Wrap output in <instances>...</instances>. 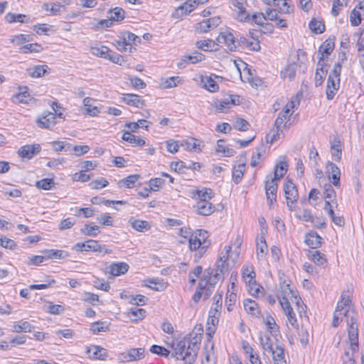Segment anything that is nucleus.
<instances>
[{"label":"nucleus","instance_id":"1","mask_svg":"<svg viewBox=\"0 0 364 364\" xmlns=\"http://www.w3.org/2000/svg\"><path fill=\"white\" fill-rule=\"evenodd\" d=\"M282 296H278L279 304L287 318V321L293 328H298V321L296 314L291 308L288 298L294 295V290L290 287L289 281L284 280L280 284Z\"/></svg>","mask_w":364,"mask_h":364},{"label":"nucleus","instance_id":"2","mask_svg":"<svg viewBox=\"0 0 364 364\" xmlns=\"http://www.w3.org/2000/svg\"><path fill=\"white\" fill-rule=\"evenodd\" d=\"M238 246L241 245V240L237 239ZM239 248V247H237ZM231 246L226 245L220 254L216 262L217 272L225 274L234 267L239 258L240 252L238 249L231 252Z\"/></svg>","mask_w":364,"mask_h":364},{"label":"nucleus","instance_id":"3","mask_svg":"<svg viewBox=\"0 0 364 364\" xmlns=\"http://www.w3.org/2000/svg\"><path fill=\"white\" fill-rule=\"evenodd\" d=\"M208 232L205 230H196L188 239L189 249L191 251H198L199 257H201L210 245L208 240Z\"/></svg>","mask_w":364,"mask_h":364},{"label":"nucleus","instance_id":"4","mask_svg":"<svg viewBox=\"0 0 364 364\" xmlns=\"http://www.w3.org/2000/svg\"><path fill=\"white\" fill-rule=\"evenodd\" d=\"M291 124L286 118L278 115L274 122V127L267 134V141L272 144L284 136V133L288 130Z\"/></svg>","mask_w":364,"mask_h":364},{"label":"nucleus","instance_id":"5","mask_svg":"<svg viewBox=\"0 0 364 364\" xmlns=\"http://www.w3.org/2000/svg\"><path fill=\"white\" fill-rule=\"evenodd\" d=\"M284 191L287 206L292 211L295 208L294 203L298 200L299 194L295 184L290 179H286V183L284 185Z\"/></svg>","mask_w":364,"mask_h":364},{"label":"nucleus","instance_id":"6","mask_svg":"<svg viewBox=\"0 0 364 364\" xmlns=\"http://www.w3.org/2000/svg\"><path fill=\"white\" fill-rule=\"evenodd\" d=\"M74 249L76 251H92L95 252H102L105 254L111 253V250L105 248V246H102L97 240H88L84 242H77L75 245Z\"/></svg>","mask_w":364,"mask_h":364},{"label":"nucleus","instance_id":"7","mask_svg":"<svg viewBox=\"0 0 364 364\" xmlns=\"http://www.w3.org/2000/svg\"><path fill=\"white\" fill-rule=\"evenodd\" d=\"M216 41L219 45H224L230 51H235L238 48V42L235 36L229 31L221 32Z\"/></svg>","mask_w":364,"mask_h":364},{"label":"nucleus","instance_id":"8","mask_svg":"<svg viewBox=\"0 0 364 364\" xmlns=\"http://www.w3.org/2000/svg\"><path fill=\"white\" fill-rule=\"evenodd\" d=\"M348 326V338L350 343V348L353 353L358 350V333L356 316L350 317V323Z\"/></svg>","mask_w":364,"mask_h":364},{"label":"nucleus","instance_id":"9","mask_svg":"<svg viewBox=\"0 0 364 364\" xmlns=\"http://www.w3.org/2000/svg\"><path fill=\"white\" fill-rule=\"evenodd\" d=\"M191 351L188 348L187 341H180L174 348V353L177 359L183 360L185 364H193L195 359H191L189 356Z\"/></svg>","mask_w":364,"mask_h":364},{"label":"nucleus","instance_id":"10","mask_svg":"<svg viewBox=\"0 0 364 364\" xmlns=\"http://www.w3.org/2000/svg\"><path fill=\"white\" fill-rule=\"evenodd\" d=\"M267 203L271 206L277 199V183L272 176H267L265 184Z\"/></svg>","mask_w":364,"mask_h":364},{"label":"nucleus","instance_id":"11","mask_svg":"<svg viewBox=\"0 0 364 364\" xmlns=\"http://www.w3.org/2000/svg\"><path fill=\"white\" fill-rule=\"evenodd\" d=\"M295 60L296 67L298 68L299 72L304 73L307 70L308 68V57L306 53L301 50L298 49L296 53L291 55L290 60Z\"/></svg>","mask_w":364,"mask_h":364},{"label":"nucleus","instance_id":"12","mask_svg":"<svg viewBox=\"0 0 364 364\" xmlns=\"http://www.w3.org/2000/svg\"><path fill=\"white\" fill-rule=\"evenodd\" d=\"M326 168L328 180L335 187L339 188L341 186V171L339 168L333 162L328 161Z\"/></svg>","mask_w":364,"mask_h":364},{"label":"nucleus","instance_id":"13","mask_svg":"<svg viewBox=\"0 0 364 364\" xmlns=\"http://www.w3.org/2000/svg\"><path fill=\"white\" fill-rule=\"evenodd\" d=\"M183 341H187L188 348L191 351L189 353V356H191V359L196 360L197 352L199 349V345L201 341V336H198L196 333H192L188 338L184 339Z\"/></svg>","mask_w":364,"mask_h":364},{"label":"nucleus","instance_id":"14","mask_svg":"<svg viewBox=\"0 0 364 364\" xmlns=\"http://www.w3.org/2000/svg\"><path fill=\"white\" fill-rule=\"evenodd\" d=\"M230 4L238 9L237 18L239 21L247 22L250 21V14L245 7V5L247 4L246 0H230Z\"/></svg>","mask_w":364,"mask_h":364},{"label":"nucleus","instance_id":"15","mask_svg":"<svg viewBox=\"0 0 364 364\" xmlns=\"http://www.w3.org/2000/svg\"><path fill=\"white\" fill-rule=\"evenodd\" d=\"M220 18L218 16H214L210 18L203 20L196 26V31L199 33H206L215 28L220 23Z\"/></svg>","mask_w":364,"mask_h":364},{"label":"nucleus","instance_id":"16","mask_svg":"<svg viewBox=\"0 0 364 364\" xmlns=\"http://www.w3.org/2000/svg\"><path fill=\"white\" fill-rule=\"evenodd\" d=\"M41 150V147L38 144L24 145L18 151L19 156L23 159H31L38 154Z\"/></svg>","mask_w":364,"mask_h":364},{"label":"nucleus","instance_id":"17","mask_svg":"<svg viewBox=\"0 0 364 364\" xmlns=\"http://www.w3.org/2000/svg\"><path fill=\"white\" fill-rule=\"evenodd\" d=\"M19 92L14 95L11 97L12 102L15 104H26L31 103L33 98L28 92V88L27 87H19Z\"/></svg>","mask_w":364,"mask_h":364},{"label":"nucleus","instance_id":"18","mask_svg":"<svg viewBox=\"0 0 364 364\" xmlns=\"http://www.w3.org/2000/svg\"><path fill=\"white\" fill-rule=\"evenodd\" d=\"M86 353L90 359L105 360L107 356V351L105 348L99 346H91L87 348Z\"/></svg>","mask_w":364,"mask_h":364},{"label":"nucleus","instance_id":"19","mask_svg":"<svg viewBox=\"0 0 364 364\" xmlns=\"http://www.w3.org/2000/svg\"><path fill=\"white\" fill-rule=\"evenodd\" d=\"M55 114L53 112H48L45 113L43 116L37 119L38 126L43 129H50L54 127L56 124Z\"/></svg>","mask_w":364,"mask_h":364},{"label":"nucleus","instance_id":"20","mask_svg":"<svg viewBox=\"0 0 364 364\" xmlns=\"http://www.w3.org/2000/svg\"><path fill=\"white\" fill-rule=\"evenodd\" d=\"M351 299L350 293L348 291H343L341 296V299L338 301L336 309H342L346 311V314L353 315L355 316V313L353 311H350Z\"/></svg>","mask_w":364,"mask_h":364},{"label":"nucleus","instance_id":"21","mask_svg":"<svg viewBox=\"0 0 364 364\" xmlns=\"http://www.w3.org/2000/svg\"><path fill=\"white\" fill-rule=\"evenodd\" d=\"M243 306L245 311L252 316L258 318L261 316L260 308L255 301L246 299L243 301Z\"/></svg>","mask_w":364,"mask_h":364},{"label":"nucleus","instance_id":"22","mask_svg":"<svg viewBox=\"0 0 364 364\" xmlns=\"http://www.w3.org/2000/svg\"><path fill=\"white\" fill-rule=\"evenodd\" d=\"M218 77L215 75L201 76L200 82L203 85V87L210 92H217L219 90V86L215 79Z\"/></svg>","mask_w":364,"mask_h":364},{"label":"nucleus","instance_id":"23","mask_svg":"<svg viewBox=\"0 0 364 364\" xmlns=\"http://www.w3.org/2000/svg\"><path fill=\"white\" fill-rule=\"evenodd\" d=\"M340 87V80L328 77L326 85V98L331 100L334 98Z\"/></svg>","mask_w":364,"mask_h":364},{"label":"nucleus","instance_id":"24","mask_svg":"<svg viewBox=\"0 0 364 364\" xmlns=\"http://www.w3.org/2000/svg\"><path fill=\"white\" fill-rule=\"evenodd\" d=\"M334 48V42L331 39H328L319 47L318 52L321 54L319 58V65L324 63L325 58H327Z\"/></svg>","mask_w":364,"mask_h":364},{"label":"nucleus","instance_id":"25","mask_svg":"<svg viewBox=\"0 0 364 364\" xmlns=\"http://www.w3.org/2000/svg\"><path fill=\"white\" fill-rule=\"evenodd\" d=\"M193 208L198 214L205 216L212 214L215 209V207L209 201L197 202Z\"/></svg>","mask_w":364,"mask_h":364},{"label":"nucleus","instance_id":"26","mask_svg":"<svg viewBox=\"0 0 364 364\" xmlns=\"http://www.w3.org/2000/svg\"><path fill=\"white\" fill-rule=\"evenodd\" d=\"M322 240V237L316 232L311 231L306 234L305 242L309 247L316 249L321 246Z\"/></svg>","mask_w":364,"mask_h":364},{"label":"nucleus","instance_id":"27","mask_svg":"<svg viewBox=\"0 0 364 364\" xmlns=\"http://www.w3.org/2000/svg\"><path fill=\"white\" fill-rule=\"evenodd\" d=\"M129 268V264L123 262H114L111 264L109 267V273L114 277L124 274L126 272H127Z\"/></svg>","mask_w":364,"mask_h":364},{"label":"nucleus","instance_id":"28","mask_svg":"<svg viewBox=\"0 0 364 364\" xmlns=\"http://www.w3.org/2000/svg\"><path fill=\"white\" fill-rule=\"evenodd\" d=\"M93 100L90 97H85L83 100L84 108L82 112L84 114L89 115L90 117H96L100 112V109L97 106H92L91 102Z\"/></svg>","mask_w":364,"mask_h":364},{"label":"nucleus","instance_id":"29","mask_svg":"<svg viewBox=\"0 0 364 364\" xmlns=\"http://www.w3.org/2000/svg\"><path fill=\"white\" fill-rule=\"evenodd\" d=\"M122 100L127 105L136 107H141L144 105V101L141 97L134 94H124Z\"/></svg>","mask_w":364,"mask_h":364},{"label":"nucleus","instance_id":"30","mask_svg":"<svg viewBox=\"0 0 364 364\" xmlns=\"http://www.w3.org/2000/svg\"><path fill=\"white\" fill-rule=\"evenodd\" d=\"M272 359L274 364H287L284 355V349L282 346L276 345L272 349Z\"/></svg>","mask_w":364,"mask_h":364},{"label":"nucleus","instance_id":"31","mask_svg":"<svg viewBox=\"0 0 364 364\" xmlns=\"http://www.w3.org/2000/svg\"><path fill=\"white\" fill-rule=\"evenodd\" d=\"M257 256L259 259L264 258L268 252V247L263 235L257 237L256 242Z\"/></svg>","mask_w":364,"mask_h":364},{"label":"nucleus","instance_id":"32","mask_svg":"<svg viewBox=\"0 0 364 364\" xmlns=\"http://www.w3.org/2000/svg\"><path fill=\"white\" fill-rule=\"evenodd\" d=\"M208 276L204 274L203 278L200 280L198 288L205 291V299H208L214 288L215 282H210L207 280Z\"/></svg>","mask_w":364,"mask_h":364},{"label":"nucleus","instance_id":"33","mask_svg":"<svg viewBox=\"0 0 364 364\" xmlns=\"http://www.w3.org/2000/svg\"><path fill=\"white\" fill-rule=\"evenodd\" d=\"M297 71L299 72V70L296 67L295 60H290L285 68L281 71V76L283 78H289V80H292L294 78Z\"/></svg>","mask_w":364,"mask_h":364},{"label":"nucleus","instance_id":"34","mask_svg":"<svg viewBox=\"0 0 364 364\" xmlns=\"http://www.w3.org/2000/svg\"><path fill=\"white\" fill-rule=\"evenodd\" d=\"M181 146L188 151H199L200 149V141L195 138H188L181 141Z\"/></svg>","mask_w":364,"mask_h":364},{"label":"nucleus","instance_id":"35","mask_svg":"<svg viewBox=\"0 0 364 364\" xmlns=\"http://www.w3.org/2000/svg\"><path fill=\"white\" fill-rule=\"evenodd\" d=\"M242 278L245 282L251 286L252 283L255 282V273L254 268L252 265H245L242 269Z\"/></svg>","mask_w":364,"mask_h":364},{"label":"nucleus","instance_id":"36","mask_svg":"<svg viewBox=\"0 0 364 364\" xmlns=\"http://www.w3.org/2000/svg\"><path fill=\"white\" fill-rule=\"evenodd\" d=\"M122 139V140L127 141L135 146H142L145 145V141L143 139L132 134L129 131H126L124 132Z\"/></svg>","mask_w":364,"mask_h":364},{"label":"nucleus","instance_id":"37","mask_svg":"<svg viewBox=\"0 0 364 364\" xmlns=\"http://www.w3.org/2000/svg\"><path fill=\"white\" fill-rule=\"evenodd\" d=\"M353 315L346 314V311H343L342 309H336L333 315V319L332 322V326L333 327H337L340 324L341 321H342L343 318H346V322L347 324H350V317Z\"/></svg>","mask_w":364,"mask_h":364},{"label":"nucleus","instance_id":"38","mask_svg":"<svg viewBox=\"0 0 364 364\" xmlns=\"http://www.w3.org/2000/svg\"><path fill=\"white\" fill-rule=\"evenodd\" d=\"M144 356V348H132L127 351V354L124 355V358L127 361H133L137 360L143 358Z\"/></svg>","mask_w":364,"mask_h":364},{"label":"nucleus","instance_id":"39","mask_svg":"<svg viewBox=\"0 0 364 364\" xmlns=\"http://www.w3.org/2000/svg\"><path fill=\"white\" fill-rule=\"evenodd\" d=\"M280 14H288L293 11L294 7L289 5L287 0H276L274 4Z\"/></svg>","mask_w":364,"mask_h":364},{"label":"nucleus","instance_id":"40","mask_svg":"<svg viewBox=\"0 0 364 364\" xmlns=\"http://www.w3.org/2000/svg\"><path fill=\"white\" fill-rule=\"evenodd\" d=\"M129 223L134 230L139 232H145L150 228V225L147 221L136 220L132 217L129 220Z\"/></svg>","mask_w":364,"mask_h":364},{"label":"nucleus","instance_id":"41","mask_svg":"<svg viewBox=\"0 0 364 364\" xmlns=\"http://www.w3.org/2000/svg\"><path fill=\"white\" fill-rule=\"evenodd\" d=\"M326 74L327 70L324 68V63H321V65H319L318 62L317 65V69L315 73L316 87H318L322 85Z\"/></svg>","mask_w":364,"mask_h":364},{"label":"nucleus","instance_id":"42","mask_svg":"<svg viewBox=\"0 0 364 364\" xmlns=\"http://www.w3.org/2000/svg\"><path fill=\"white\" fill-rule=\"evenodd\" d=\"M331 148L333 151L332 157L335 161H340L342 156V148L339 139H335L331 142Z\"/></svg>","mask_w":364,"mask_h":364},{"label":"nucleus","instance_id":"43","mask_svg":"<svg viewBox=\"0 0 364 364\" xmlns=\"http://www.w3.org/2000/svg\"><path fill=\"white\" fill-rule=\"evenodd\" d=\"M33 326L28 321H21L13 326V331L16 333L31 332Z\"/></svg>","mask_w":364,"mask_h":364},{"label":"nucleus","instance_id":"44","mask_svg":"<svg viewBox=\"0 0 364 364\" xmlns=\"http://www.w3.org/2000/svg\"><path fill=\"white\" fill-rule=\"evenodd\" d=\"M288 164L286 161H279L275 166L274 178L275 181L279 180L287 173Z\"/></svg>","mask_w":364,"mask_h":364},{"label":"nucleus","instance_id":"45","mask_svg":"<svg viewBox=\"0 0 364 364\" xmlns=\"http://www.w3.org/2000/svg\"><path fill=\"white\" fill-rule=\"evenodd\" d=\"M245 171V165L244 164H239L233 168L232 174V180L236 184L240 182Z\"/></svg>","mask_w":364,"mask_h":364},{"label":"nucleus","instance_id":"46","mask_svg":"<svg viewBox=\"0 0 364 364\" xmlns=\"http://www.w3.org/2000/svg\"><path fill=\"white\" fill-rule=\"evenodd\" d=\"M51 146L53 149L55 151H65L68 152L70 151L71 144L67 141H55L51 143Z\"/></svg>","mask_w":364,"mask_h":364},{"label":"nucleus","instance_id":"47","mask_svg":"<svg viewBox=\"0 0 364 364\" xmlns=\"http://www.w3.org/2000/svg\"><path fill=\"white\" fill-rule=\"evenodd\" d=\"M90 331L95 334H97L100 332H106L109 331V324L105 321L92 323L90 326Z\"/></svg>","mask_w":364,"mask_h":364},{"label":"nucleus","instance_id":"48","mask_svg":"<svg viewBox=\"0 0 364 364\" xmlns=\"http://www.w3.org/2000/svg\"><path fill=\"white\" fill-rule=\"evenodd\" d=\"M363 18V13L357 10V8L353 9L350 15V22L351 26H358L360 24Z\"/></svg>","mask_w":364,"mask_h":364},{"label":"nucleus","instance_id":"49","mask_svg":"<svg viewBox=\"0 0 364 364\" xmlns=\"http://www.w3.org/2000/svg\"><path fill=\"white\" fill-rule=\"evenodd\" d=\"M259 343L264 351L270 352L275 347L273 345L272 340L268 335H263L259 337Z\"/></svg>","mask_w":364,"mask_h":364},{"label":"nucleus","instance_id":"50","mask_svg":"<svg viewBox=\"0 0 364 364\" xmlns=\"http://www.w3.org/2000/svg\"><path fill=\"white\" fill-rule=\"evenodd\" d=\"M309 29L316 34H321L325 31V25L320 21L313 18L309 24Z\"/></svg>","mask_w":364,"mask_h":364},{"label":"nucleus","instance_id":"51","mask_svg":"<svg viewBox=\"0 0 364 364\" xmlns=\"http://www.w3.org/2000/svg\"><path fill=\"white\" fill-rule=\"evenodd\" d=\"M63 6L59 4L55 3H44L42 9L46 11H50L53 15H59L61 12Z\"/></svg>","mask_w":364,"mask_h":364},{"label":"nucleus","instance_id":"52","mask_svg":"<svg viewBox=\"0 0 364 364\" xmlns=\"http://www.w3.org/2000/svg\"><path fill=\"white\" fill-rule=\"evenodd\" d=\"M264 323L272 336H277L279 332V326L276 323L275 320L271 316H267Z\"/></svg>","mask_w":364,"mask_h":364},{"label":"nucleus","instance_id":"53","mask_svg":"<svg viewBox=\"0 0 364 364\" xmlns=\"http://www.w3.org/2000/svg\"><path fill=\"white\" fill-rule=\"evenodd\" d=\"M323 191L325 200L335 201V204L337 205L336 191L331 184H325L323 186Z\"/></svg>","mask_w":364,"mask_h":364},{"label":"nucleus","instance_id":"54","mask_svg":"<svg viewBox=\"0 0 364 364\" xmlns=\"http://www.w3.org/2000/svg\"><path fill=\"white\" fill-rule=\"evenodd\" d=\"M310 258L315 264L319 266L323 267L327 262L324 255L318 250L313 251L311 253Z\"/></svg>","mask_w":364,"mask_h":364},{"label":"nucleus","instance_id":"55","mask_svg":"<svg viewBox=\"0 0 364 364\" xmlns=\"http://www.w3.org/2000/svg\"><path fill=\"white\" fill-rule=\"evenodd\" d=\"M80 232L83 235H87V236L96 237L98 235V233L100 232L99 226H97V225L91 226L88 224H86L84 225V227L82 228H81Z\"/></svg>","mask_w":364,"mask_h":364},{"label":"nucleus","instance_id":"56","mask_svg":"<svg viewBox=\"0 0 364 364\" xmlns=\"http://www.w3.org/2000/svg\"><path fill=\"white\" fill-rule=\"evenodd\" d=\"M42 50V46L38 43H29L20 48L22 53H39Z\"/></svg>","mask_w":364,"mask_h":364},{"label":"nucleus","instance_id":"57","mask_svg":"<svg viewBox=\"0 0 364 364\" xmlns=\"http://www.w3.org/2000/svg\"><path fill=\"white\" fill-rule=\"evenodd\" d=\"M295 329L297 331V335L300 343L304 346L307 345L309 341V334L307 329L303 326L301 328L298 326V328Z\"/></svg>","mask_w":364,"mask_h":364},{"label":"nucleus","instance_id":"58","mask_svg":"<svg viewBox=\"0 0 364 364\" xmlns=\"http://www.w3.org/2000/svg\"><path fill=\"white\" fill-rule=\"evenodd\" d=\"M196 196L198 199V202L208 201L213 196V191L210 188H205L197 191Z\"/></svg>","mask_w":364,"mask_h":364},{"label":"nucleus","instance_id":"59","mask_svg":"<svg viewBox=\"0 0 364 364\" xmlns=\"http://www.w3.org/2000/svg\"><path fill=\"white\" fill-rule=\"evenodd\" d=\"M31 41V37L29 35L26 34H18L12 36L11 38V43L17 46L22 45Z\"/></svg>","mask_w":364,"mask_h":364},{"label":"nucleus","instance_id":"60","mask_svg":"<svg viewBox=\"0 0 364 364\" xmlns=\"http://www.w3.org/2000/svg\"><path fill=\"white\" fill-rule=\"evenodd\" d=\"M111 14L110 20L114 21H121L124 18V11L119 7H115L113 9L109 11Z\"/></svg>","mask_w":364,"mask_h":364},{"label":"nucleus","instance_id":"61","mask_svg":"<svg viewBox=\"0 0 364 364\" xmlns=\"http://www.w3.org/2000/svg\"><path fill=\"white\" fill-rule=\"evenodd\" d=\"M89 151L90 146L87 145H77L74 146L71 145L70 151H69V153L73 154L77 156H80L87 154Z\"/></svg>","mask_w":364,"mask_h":364},{"label":"nucleus","instance_id":"62","mask_svg":"<svg viewBox=\"0 0 364 364\" xmlns=\"http://www.w3.org/2000/svg\"><path fill=\"white\" fill-rule=\"evenodd\" d=\"M26 18V16L24 14H15L11 13L7 14L5 16L6 21L9 23H12L14 22L24 23Z\"/></svg>","mask_w":364,"mask_h":364},{"label":"nucleus","instance_id":"63","mask_svg":"<svg viewBox=\"0 0 364 364\" xmlns=\"http://www.w3.org/2000/svg\"><path fill=\"white\" fill-rule=\"evenodd\" d=\"M139 178V175H130L127 176V178L122 179L120 181V183H122L124 186L131 188H133L136 183V182Z\"/></svg>","mask_w":364,"mask_h":364},{"label":"nucleus","instance_id":"64","mask_svg":"<svg viewBox=\"0 0 364 364\" xmlns=\"http://www.w3.org/2000/svg\"><path fill=\"white\" fill-rule=\"evenodd\" d=\"M54 185V182L51 178H43L36 182V187L43 190H50Z\"/></svg>","mask_w":364,"mask_h":364}]
</instances>
